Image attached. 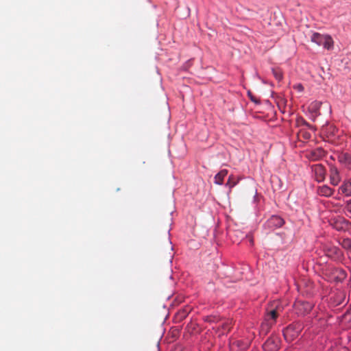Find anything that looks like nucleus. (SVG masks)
I'll list each match as a JSON object with an SVG mask.
<instances>
[{
    "instance_id": "f257e3e1",
    "label": "nucleus",
    "mask_w": 351,
    "mask_h": 351,
    "mask_svg": "<svg viewBox=\"0 0 351 351\" xmlns=\"http://www.w3.org/2000/svg\"><path fill=\"white\" fill-rule=\"evenodd\" d=\"M303 328L302 324L300 322L289 325L284 330L283 335L287 341H291L295 339L301 332Z\"/></svg>"
},
{
    "instance_id": "f03ea898",
    "label": "nucleus",
    "mask_w": 351,
    "mask_h": 351,
    "mask_svg": "<svg viewBox=\"0 0 351 351\" xmlns=\"http://www.w3.org/2000/svg\"><path fill=\"white\" fill-rule=\"evenodd\" d=\"M293 306L295 313L299 315H306V313H309L313 308L311 303L302 300L295 302Z\"/></svg>"
},
{
    "instance_id": "7ed1b4c3",
    "label": "nucleus",
    "mask_w": 351,
    "mask_h": 351,
    "mask_svg": "<svg viewBox=\"0 0 351 351\" xmlns=\"http://www.w3.org/2000/svg\"><path fill=\"white\" fill-rule=\"evenodd\" d=\"M280 340L277 336H271L269 337L263 345V348L265 351H277L280 347Z\"/></svg>"
},
{
    "instance_id": "20e7f679",
    "label": "nucleus",
    "mask_w": 351,
    "mask_h": 351,
    "mask_svg": "<svg viewBox=\"0 0 351 351\" xmlns=\"http://www.w3.org/2000/svg\"><path fill=\"white\" fill-rule=\"evenodd\" d=\"M312 171L315 174V180L320 182L324 180L326 176V169L321 164L315 165L312 167Z\"/></svg>"
},
{
    "instance_id": "39448f33",
    "label": "nucleus",
    "mask_w": 351,
    "mask_h": 351,
    "mask_svg": "<svg viewBox=\"0 0 351 351\" xmlns=\"http://www.w3.org/2000/svg\"><path fill=\"white\" fill-rule=\"evenodd\" d=\"M284 223L282 218L277 215H273L267 221L266 226L269 229H275L281 227Z\"/></svg>"
},
{
    "instance_id": "423d86ee",
    "label": "nucleus",
    "mask_w": 351,
    "mask_h": 351,
    "mask_svg": "<svg viewBox=\"0 0 351 351\" xmlns=\"http://www.w3.org/2000/svg\"><path fill=\"white\" fill-rule=\"evenodd\" d=\"M332 226L338 231H346L349 229L350 222L343 218H338L333 222Z\"/></svg>"
},
{
    "instance_id": "0eeeda50",
    "label": "nucleus",
    "mask_w": 351,
    "mask_h": 351,
    "mask_svg": "<svg viewBox=\"0 0 351 351\" xmlns=\"http://www.w3.org/2000/svg\"><path fill=\"white\" fill-rule=\"evenodd\" d=\"M330 180L331 184L337 186L341 181L339 172L337 167H331L330 169Z\"/></svg>"
},
{
    "instance_id": "6e6552de",
    "label": "nucleus",
    "mask_w": 351,
    "mask_h": 351,
    "mask_svg": "<svg viewBox=\"0 0 351 351\" xmlns=\"http://www.w3.org/2000/svg\"><path fill=\"white\" fill-rule=\"evenodd\" d=\"M339 193L346 196H351V179L343 182L342 185L339 188Z\"/></svg>"
},
{
    "instance_id": "1a4fd4ad",
    "label": "nucleus",
    "mask_w": 351,
    "mask_h": 351,
    "mask_svg": "<svg viewBox=\"0 0 351 351\" xmlns=\"http://www.w3.org/2000/svg\"><path fill=\"white\" fill-rule=\"evenodd\" d=\"M317 191L319 195L330 197L333 194L334 190L327 185H323L319 186Z\"/></svg>"
},
{
    "instance_id": "9d476101",
    "label": "nucleus",
    "mask_w": 351,
    "mask_h": 351,
    "mask_svg": "<svg viewBox=\"0 0 351 351\" xmlns=\"http://www.w3.org/2000/svg\"><path fill=\"white\" fill-rule=\"evenodd\" d=\"M278 316V309H273L268 312L266 315V321L268 322V324L272 325L275 323L276 318Z\"/></svg>"
},
{
    "instance_id": "9b49d317",
    "label": "nucleus",
    "mask_w": 351,
    "mask_h": 351,
    "mask_svg": "<svg viewBox=\"0 0 351 351\" xmlns=\"http://www.w3.org/2000/svg\"><path fill=\"white\" fill-rule=\"evenodd\" d=\"M339 161L345 165L348 169H351V154L344 153L339 156Z\"/></svg>"
},
{
    "instance_id": "f8f14e48",
    "label": "nucleus",
    "mask_w": 351,
    "mask_h": 351,
    "mask_svg": "<svg viewBox=\"0 0 351 351\" xmlns=\"http://www.w3.org/2000/svg\"><path fill=\"white\" fill-rule=\"evenodd\" d=\"M324 155H325L324 150L322 148L319 147V148H317V149L313 150L311 152L310 158H311V160H319V158L324 157Z\"/></svg>"
},
{
    "instance_id": "ddd939ff",
    "label": "nucleus",
    "mask_w": 351,
    "mask_h": 351,
    "mask_svg": "<svg viewBox=\"0 0 351 351\" xmlns=\"http://www.w3.org/2000/svg\"><path fill=\"white\" fill-rule=\"evenodd\" d=\"M227 174H228L227 169L221 170L218 173H217L215 175L214 182L216 184L221 185L223 184V179L227 176Z\"/></svg>"
},
{
    "instance_id": "4468645a",
    "label": "nucleus",
    "mask_w": 351,
    "mask_h": 351,
    "mask_svg": "<svg viewBox=\"0 0 351 351\" xmlns=\"http://www.w3.org/2000/svg\"><path fill=\"white\" fill-rule=\"evenodd\" d=\"M326 36V35H323L315 32L312 34L311 40L318 45H322L323 44V40H324Z\"/></svg>"
},
{
    "instance_id": "2eb2a0df",
    "label": "nucleus",
    "mask_w": 351,
    "mask_h": 351,
    "mask_svg": "<svg viewBox=\"0 0 351 351\" xmlns=\"http://www.w3.org/2000/svg\"><path fill=\"white\" fill-rule=\"evenodd\" d=\"M240 179L241 178L239 177H236L234 175H230L228 178L226 186H228L231 189L239 183Z\"/></svg>"
},
{
    "instance_id": "dca6fc26",
    "label": "nucleus",
    "mask_w": 351,
    "mask_h": 351,
    "mask_svg": "<svg viewBox=\"0 0 351 351\" xmlns=\"http://www.w3.org/2000/svg\"><path fill=\"white\" fill-rule=\"evenodd\" d=\"M248 342H245V343H243V341H233L232 343H231V349H233V347L234 346H237L239 348V350L241 351H243L245 350V349H247V348L248 347Z\"/></svg>"
},
{
    "instance_id": "f3484780",
    "label": "nucleus",
    "mask_w": 351,
    "mask_h": 351,
    "mask_svg": "<svg viewBox=\"0 0 351 351\" xmlns=\"http://www.w3.org/2000/svg\"><path fill=\"white\" fill-rule=\"evenodd\" d=\"M322 45L327 49H331L333 46V40L332 38L330 36L326 35Z\"/></svg>"
},
{
    "instance_id": "a211bd4d",
    "label": "nucleus",
    "mask_w": 351,
    "mask_h": 351,
    "mask_svg": "<svg viewBox=\"0 0 351 351\" xmlns=\"http://www.w3.org/2000/svg\"><path fill=\"white\" fill-rule=\"evenodd\" d=\"M321 105H322V103L319 102V101L312 102L309 106V110L313 113H315V114H317L319 112Z\"/></svg>"
},
{
    "instance_id": "6ab92c4d",
    "label": "nucleus",
    "mask_w": 351,
    "mask_h": 351,
    "mask_svg": "<svg viewBox=\"0 0 351 351\" xmlns=\"http://www.w3.org/2000/svg\"><path fill=\"white\" fill-rule=\"evenodd\" d=\"M341 245L343 248L351 250V239H343L341 241Z\"/></svg>"
},
{
    "instance_id": "aec40b11",
    "label": "nucleus",
    "mask_w": 351,
    "mask_h": 351,
    "mask_svg": "<svg viewBox=\"0 0 351 351\" xmlns=\"http://www.w3.org/2000/svg\"><path fill=\"white\" fill-rule=\"evenodd\" d=\"M272 73L277 80L280 81L282 79V73L280 69H273Z\"/></svg>"
},
{
    "instance_id": "412c9836",
    "label": "nucleus",
    "mask_w": 351,
    "mask_h": 351,
    "mask_svg": "<svg viewBox=\"0 0 351 351\" xmlns=\"http://www.w3.org/2000/svg\"><path fill=\"white\" fill-rule=\"evenodd\" d=\"M204 320L207 322H210V323H212V322H215L217 321V318L215 317V316H206L205 318H204Z\"/></svg>"
},
{
    "instance_id": "4be33fe9",
    "label": "nucleus",
    "mask_w": 351,
    "mask_h": 351,
    "mask_svg": "<svg viewBox=\"0 0 351 351\" xmlns=\"http://www.w3.org/2000/svg\"><path fill=\"white\" fill-rule=\"evenodd\" d=\"M300 135H301L306 140L309 139L311 138V134L306 131H300Z\"/></svg>"
},
{
    "instance_id": "5701e85b",
    "label": "nucleus",
    "mask_w": 351,
    "mask_h": 351,
    "mask_svg": "<svg viewBox=\"0 0 351 351\" xmlns=\"http://www.w3.org/2000/svg\"><path fill=\"white\" fill-rule=\"evenodd\" d=\"M346 209L349 213V217L351 218V199L347 202Z\"/></svg>"
},
{
    "instance_id": "b1692460",
    "label": "nucleus",
    "mask_w": 351,
    "mask_h": 351,
    "mask_svg": "<svg viewBox=\"0 0 351 351\" xmlns=\"http://www.w3.org/2000/svg\"><path fill=\"white\" fill-rule=\"evenodd\" d=\"M294 88L298 90L299 92H302L304 90V87L301 84H298L295 85Z\"/></svg>"
},
{
    "instance_id": "393cba45",
    "label": "nucleus",
    "mask_w": 351,
    "mask_h": 351,
    "mask_svg": "<svg viewBox=\"0 0 351 351\" xmlns=\"http://www.w3.org/2000/svg\"><path fill=\"white\" fill-rule=\"evenodd\" d=\"M247 94H248L249 97H250V99H251L252 101H254V102H256H256H258V101L255 99V98L253 97V95H252V93H251L250 91H248Z\"/></svg>"
},
{
    "instance_id": "a878e982",
    "label": "nucleus",
    "mask_w": 351,
    "mask_h": 351,
    "mask_svg": "<svg viewBox=\"0 0 351 351\" xmlns=\"http://www.w3.org/2000/svg\"><path fill=\"white\" fill-rule=\"evenodd\" d=\"M302 124L309 128H313V127L308 123H307L305 120H302Z\"/></svg>"
},
{
    "instance_id": "bb28decb",
    "label": "nucleus",
    "mask_w": 351,
    "mask_h": 351,
    "mask_svg": "<svg viewBox=\"0 0 351 351\" xmlns=\"http://www.w3.org/2000/svg\"><path fill=\"white\" fill-rule=\"evenodd\" d=\"M250 243L253 244V241L252 239L250 240Z\"/></svg>"
}]
</instances>
